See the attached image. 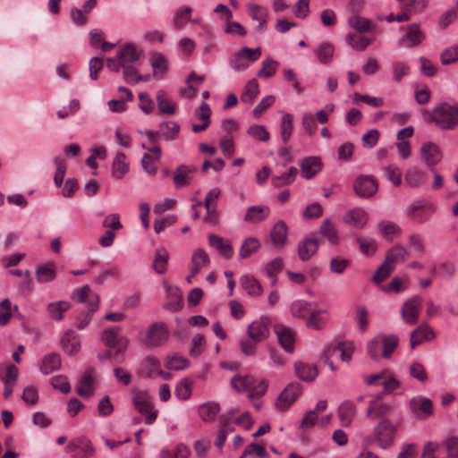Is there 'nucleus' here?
Masks as SVG:
<instances>
[{"label": "nucleus", "mask_w": 458, "mask_h": 458, "mask_svg": "<svg viewBox=\"0 0 458 458\" xmlns=\"http://www.w3.org/2000/svg\"><path fill=\"white\" fill-rule=\"evenodd\" d=\"M424 119L428 123H434L441 130H453L458 125V104L441 102L431 113L425 111Z\"/></svg>", "instance_id": "f257e3e1"}, {"label": "nucleus", "mask_w": 458, "mask_h": 458, "mask_svg": "<svg viewBox=\"0 0 458 458\" xmlns=\"http://www.w3.org/2000/svg\"><path fill=\"white\" fill-rule=\"evenodd\" d=\"M398 428L389 420H379L374 427L370 439L383 450L394 445Z\"/></svg>", "instance_id": "f03ea898"}, {"label": "nucleus", "mask_w": 458, "mask_h": 458, "mask_svg": "<svg viewBox=\"0 0 458 458\" xmlns=\"http://www.w3.org/2000/svg\"><path fill=\"white\" fill-rule=\"evenodd\" d=\"M65 452L70 454L72 458H91L96 449L89 438L79 437L70 440L65 446Z\"/></svg>", "instance_id": "7ed1b4c3"}, {"label": "nucleus", "mask_w": 458, "mask_h": 458, "mask_svg": "<svg viewBox=\"0 0 458 458\" xmlns=\"http://www.w3.org/2000/svg\"><path fill=\"white\" fill-rule=\"evenodd\" d=\"M260 55V47L251 49L248 47H242L233 55L230 64L235 72L245 71L249 67V63L259 60Z\"/></svg>", "instance_id": "20e7f679"}, {"label": "nucleus", "mask_w": 458, "mask_h": 458, "mask_svg": "<svg viewBox=\"0 0 458 458\" xmlns=\"http://www.w3.org/2000/svg\"><path fill=\"white\" fill-rule=\"evenodd\" d=\"M132 403L137 411L145 416V423L152 424L157 418V411L154 410V405L150 402L147 393L139 391L132 396Z\"/></svg>", "instance_id": "39448f33"}, {"label": "nucleus", "mask_w": 458, "mask_h": 458, "mask_svg": "<svg viewBox=\"0 0 458 458\" xmlns=\"http://www.w3.org/2000/svg\"><path fill=\"white\" fill-rule=\"evenodd\" d=\"M169 339V331L165 322L152 323L146 333V344L151 347H159Z\"/></svg>", "instance_id": "423d86ee"}, {"label": "nucleus", "mask_w": 458, "mask_h": 458, "mask_svg": "<svg viewBox=\"0 0 458 458\" xmlns=\"http://www.w3.org/2000/svg\"><path fill=\"white\" fill-rule=\"evenodd\" d=\"M377 189V182L372 175L360 174L353 182V190L360 198L373 197Z\"/></svg>", "instance_id": "0eeeda50"}, {"label": "nucleus", "mask_w": 458, "mask_h": 458, "mask_svg": "<svg viewBox=\"0 0 458 458\" xmlns=\"http://www.w3.org/2000/svg\"><path fill=\"white\" fill-rule=\"evenodd\" d=\"M435 210L436 208L433 204L425 199H417L410 205L408 216L415 222L424 223Z\"/></svg>", "instance_id": "6e6552de"}, {"label": "nucleus", "mask_w": 458, "mask_h": 458, "mask_svg": "<svg viewBox=\"0 0 458 458\" xmlns=\"http://www.w3.org/2000/svg\"><path fill=\"white\" fill-rule=\"evenodd\" d=\"M422 301V297L414 295L403 304L401 315L407 324L414 325L417 323Z\"/></svg>", "instance_id": "1a4fd4ad"}, {"label": "nucleus", "mask_w": 458, "mask_h": 458, "mask_svg": "<svg viewBox=\"0 0 458 458\" xmlns=\"http://www.w3.org/2000/svg\"><path fill=\"white\" fill-rule=\"evenodd\" d=\"M320 244L319 239L316 233H311L309 236L304 237L298 243V256L301 261L310 260L318 250Z\"/></svg>", "instance_id": "9d476101"}, {"label": "nucleus", "mask_w": 458, "mask_h": 458, "mask_svg": "<svg viewBox=\"0 0 458 458\" xmlns=\"http://www.w3.org/2000/svg\"><path fill=\"white\" fill-rule=\"evenodd\" d=\"M301 386L299 383H290L278 395L276 406L281 411L287 410L301 393Z\"/></svg>", "instance_id": "9b49d317"}, {"label": "nucleus", "mask_w": 458, "mask_h": 458, "mask_svg": "<svg viewBox=\"0 0 458 458\" xmlns=\"http://www.w3.org/2000/svg\"><path fill=\"white\" fill-rule=\"evenodd\" d=\"M269 324L270 319L267 317H262L259 320L253 321L248 327V337L259 343L266 340L269 335Z\"/></svg>", "instance_id": "f8f14e48"}, {"label": "nucleus", "mask_w": 458, "mask_h": 458, "mask_svg": "<svg viewBox=\"0 0 458 458\" xmlns=\"http://www.w3.org/2000/svg\"><path fill=\"white\" fill-rule=\"evenodd\" d=\"M442 157L439 148L435 143L428 141L422 144L420 157L431 171H434V166L441 161Z\"/></svg>", "instance_id": "ddd939ff"}, {"label": "nucleus", "mask_w": 458, "mask_h": 458, "mask_svg": "<svg viewBox=\"0 0 458 458\" xmlns=\"http://www.w3.org/2000/svg\"><path fill=\"white\" fill-rule=\"evenodd\" d=\"M299 165L301 176L305 179H311L322 169L321 159L318 157H308L303 158Z\"/></svg>", "instance_id": "4468645a"}, {"label": "nucleus", "mask_w": 458, "mask_h": 458, "mask_svg": "<svg viewBox=\"0 0 458 458\" xmlns=\"http://www.w3.org/2000/svg\"><path fill=\"white\" fill-rule=\"evenodd\" d=\"M198 168L194 165H180L174 172V182L177 189L188 185Z\"/></svg>", "instance_id": "2eb2a0df"}, {"label": "nucleus", "mask_w": 458, "mask_h": 458, "mask_svg": "<svg viewBox=\"0 0 458 458\" xmlns=\"http://www.w3.org/2000/svg\"><path fill=\"white\" fill-rule=\"evenodd\" d=\"M393 411L394 408L389 403H374L373 402H369L366 410V417H371L373 420H378V421L389 420L388 417Z\"/></svg>", "instance_id": "dca6fc26"}, {"label": "nucleus", "mask_w": 458, "mask_h": 458, "mask_svg": "<svg viewBox=\"0 0 458 458\" xmlns=\"http://www.w3.org/2000/svg\"><path fill=\"white\" fill-rule=\"evenodd\" d=\"M275 332L278 341L285 352L292 353L294 351V333L284 325L275 326Z\"/></svg>", "instance_id": "f3484780"}, {"label": "nucleus", "mask_w": 458, "mask_h": 458, "mask_svg": "<svg viewBox=\"0 0 458 458\" xmlns=\"http://www.w3.org/2000/svg\"><path fill=\"white\" fill-rule=\"evenodd\" d=\"M159 367V360L155 356L148 355L140 361L137 374L144 378H152L157 373Z\"/></svg>", "instance_id": "a211bd4d"}, {"label": "nucleus", "mask_w": 458, "mask_h": 458, "mask_svg": "<svg viewBox=\"0 0 458 458\" xmlns=\"http://www.w3.org/2000/svg\"><path fill=\"white\" fill-rule=\"evenodd\" d=\"M209 257L202 249H197L194 250L191 257V268L190 275L187 276V282L191 284V278L194 277L202 267L209 264Z\"/></svg>", "instance_id": "6ab92c4d"}, {"label": "nucleus", "mask_w": 458, "mask_h": 458, "mask_svg": "<svg viewBox=\"0 0 458 458\" xmlns=\"http://www.w3.org/2000/svg\"><path fill=\"white\" fill-rule=\"evenodd\" d=\"M117 58L123 65H128L139 60L140 51L131 43H126L120 47L117 51Z\"/></svg>", "instance_id": "aec40b11"}, {"label": "nucleus", "mask_w": 458, "mask_h": 458, "mask_svg": "<svg viewBox=\"0 0 458 458\" xmlns=\"http://www.w3.org/2000/svg\"><path fill=\"white\" fill-rule=\"evenodd\" d=\"M336 351L341 352V359L349 362L354 351V345L352 342H339L336 345H330L324 351V357L328 360V356L334 355Z\"/></svg>", "instance_id": "412c9836"}, {"label": "nucleus", "mask_w": 458, "mask_h": 458, "mask_svg": "<svg viewBox=\"0 0 458 458\" xmlns=\"http://www.w3.org/2000/svg\"><path fill=\"white\" fill-rule=\"evenodd\" d=\"M99 307L98 295H92L89 301L88 311L81 312L76 318V327L80 330L84 329L91 321L92 315Z\"/></svg>", "instance_id": "4be33fe9"}, {"label": "nucleus", "mask_w": 458, "mask_h": 458, "mask_svg": "<svg viewBox=\"0 0 458 458\" xmlns=\"http://www.w3.org/2000/svg\"><path fill=\"white\" fill-rule=\"evenodd\" d=\"M435 337L433 329L428 324H422L411 333L410 344L411 348L415 349L424 340Z\"/></svg>", "instance_id": "5701e85b"}, {"label": "nucleus", "mask_w": 458, "mask_h": 458, "mask_svg": "<svg viewBox=\"0 0 458 458\" xmlns=\"http://www.w3.org/2000/svg\"><path fill=\"white\" fill-rule=\"evenodd\" d=\"M368 213L362 208H354L348 211L344 216V222L356 228L361 229L368 223Z\"/></svg>", "instance_id": "b1692460"}, {"label": "nucleus", "mask_w": 458, "mask_h": 458, "mask_svg": "<svg viewBox=\"0 0 458 458\" xmlns=\"http://www.w3.org/2000/svg\"><path fill=\"white\" fill-rule=\"evenodd\" d=\"M61 344L64 352L68 355L76 354L81 348V342L78 335L72 331L68 330L61 338Z\"/></svg>", "instance_id": "393cba45"}, {"label": "nucleus", "mask_w": 458, "mask_h": 458, "mask_svg": "<svg viewBox=\"0 0 458 458\" xmlns=\"http://www.w3.org/2000/svg\"><path fill=\"white\" fill-rule=\"evenodd\" d=\"M208 243L215 248L221 256L225 259H231L233 255V250L230 242H225L224 238L217 234L211 233L208 235Z\"/></svg>", "instance_id": "a878e982"}, {"label": "nucleus", "mask_w": 458, "mask_h": 458, "mask_svg": "<svg viewBox=\"0 0 458 458\" xmlns=\"http://www.w3.org/2000/svg\"><path fill=\"white\" fill-rule=\"evenodd\" d=\"M287 235L288 227L283 220L276 222L270 232L271 241L275 247H283L287 241Z\"/></svg>", "instance_id": "bb28decb"}, {"label": "nucleus", "mask_w": 458, "mask_h": 458, "mask_svg": "<svg viewBox=\"0 0 458 458\" xmlns=\"http://www.w3.org/2000/svg\"><path fill=\"white\" fill-rule=\"evenodd\" d=\"M356 415V407L349 400L344 401L338 408V417L344 427H349Z\"/></svg>", "instance_id": "cd10ccee"}, {"label": "nucleus", "mask_w": 458, "mask_h": 458, "mask_svg": "<svg viewBox=\"0 0 458 458\" xmlns=\"http://www.w3.org/2000/svg\"><path fill=\"white\" fill-rule=\"evenodd\" d=\"M294 369L297 377L302 381L311 382L318 375V370L315 365L295 362Z\"/></svg>", "instance_id": "c85d7f7f"}, {"label": "nucleus", "mask_w": 458, "mask_h": 458, "mask_svg": "<svg viewBox=\"0 0 458 458\" xmlns=\"http://www.w3.org/2000/svg\"><path fill=\"white\" fill-rule=\"evenodd\" d=\"M269 212V208L267 206H251L247 209L244 221L249 223L262 222L267 219Z\"/></svg>", "instance_id": "c756f323"}, {"label": "nucleus", "mask_w": 458, "mask_h": 458, "mask_svg": "<svg viewBox=\"0 0 458 458\" xmlns=\"http://www.w3.org/2000/svg\"><path fill=\"white\" fill-rule=\"evenodd\" d=\"M319 233L333 245H337L340 242L337 229L329 218L324 219L321 223Z\"/></svg>", "instance_id": "7c9ffc66"}, {"label": "nucleus", "mask_w": 458, "mask_h": 458, "mask_svg": "<svg viewBox=\"0 0 458 458\" xmlns=\"http://www.w3.org/2000/svg\"><path fill=\"white\" fill-rule=\"evenodd\" d=\"M92 369L86 370L85 376L81 379L77 387V394L84 398H89L94 394V382L92 377Z\"/></svg>", "instance_id": "2f4dec72"}, {"label": "nucleus", "mask_w": 458, "mask_h": 458, "mask_svg": "<svg viewBox=\"0 0 458 458\" xmlns=\"http://www.w3.org/2000/svg\"><path fill=\"white\" fill-rule=\"evenodd\" d=\"M168 259L169 253L165 248L160 247L157 249L152 268L159 275L165 274L167 270Z\"/></svg>", "instance_id": "473e14b6"}, {"label": "nucleus", "mask_w": 458, "mask_h": 458, "mask_svg": "<svg viewBox=\"0 0 458 458\" xmlns=\"http://www.w3.org/2000/svg\"><path fill=\"white\" fill-rule=\"evenodd\" d=\"M427 174L416 166H410L405 173V181L412 188L420 187L426 181Z\"/></svg>", "instance_id": "72a5a7b5"}, {"label": "nucleus", "mask_w": 458, "mask_h": 458, "mask_svg": "<svg viewBox=\"0 0 458 458\" xmlns=\"http://www.w3.org/2000/svg\"><path fill=\"white\" fill-rule=\"evenodd\" d=\"M248 9L250 17L259 22L258 30L262 31L267 25L268 16L267 10L256 4H250Z\"/></svg>", "instance_id": "f704fd0d"}, {"label": "nucleus", "mask_w": 458, "mask_h": 458, "mask_svg": "<svg viewBox=\"0 0 458 458\" xmlns=\"http://www.w3.org/2000/svg\"><path fill=\"white\" fill-rule=\"evenodd\" d=\"M61 357L58 353L52 352L46 355L41 362L40 370L43 374H50L58 370L61 367Z\"/></svg>", "instance_id": "c9c22d12"}, {"label": "nucleus", "mask_w": 458, "mask_h": 458, "mask_svg": "<svg viewBox=\"0 0 458 458\" xmlns=\"http://www.w3.org/2000/svg\"><path fill=\"white\" fill-rule=\"evenodd\" d=\"M424 34L420 29L418 23H411L407 26V30L401 41L409 40L408 47H414L420 44L424 39Z\"/></svg>", "instance_id": "e433bc0d"}, {"label": "nucleus", "mask_w": 458, "mask_h": 458, "mask_svg": "<svg viewBox=\"0 0 458 458\" xmlns=\"http://www.w3.org/2000/svg\"><path fill=\"white\" fill-rule=\"evenodd\" d=\"M241 284L250 296L257 297L262 293L261 284L253 276H243L241 278Z\"/></svg>", "instance_id": "4c0bfd02"}, {"label": "nucleus", "mask_w": 458, "mask_h": 458, "mask_svg": "<svg viewBox=\"0 0 458 458\" xmlns=\"http://www.w3.org/2000/svg\"><path fill=\"white\" fill-rule=\"evenodd\" d=\"M312 303L305 300H296L290 307L291 314L297 318L304 319L311 312Z\"/></svg>", "instance_id": "58836bf2"}, {"label": "nucleus", "mask_w": 458, "mask_h": 458, "mask_svg": "<svg viewBox=\"0 0 458 458\" xmlns=\"http://www.w3.org/2000/svg\"><path fill=\"white\" fill-rule=\"evenodd\" d=\"M126 156L123 152H118L114 157L112 165L113 176L117 179H122L123 175L129 171V163L126 161Z\"/></svg>", "instance_id": "ea45409f"}, {"label": "nucleus", "mask_w": 458, "mask_h": 458, "mask_svg": "<svg viewBox=\"0 0 458 458\" xmlns=\"http://www.w3.org/2000/svg\"><path fill=\"white\" fill-rule=\"evenodd\" d=\"M399 337L396 335H381L382 352L381 357L388 359L396 350Z\"/></svg>", "instance_id": "a19ab883"}, {"label": "nucleus", "mask_w": 458, "mask_h": 458, "mask_svg": "<svg viewBox=\"0 0 458 458\" xmlns=\"http://www.w3.org/2000/svg\"><path fill=\"white\" fill-rule=\"evenodd\" d=\"M151 66L153 68V76L157 80H161L168 69L167 61L160 53H155L152 55Z\"/></svg>", "instance_id": "79ce46f5"}, {"label": "nucleus", "mask_w": 458, "mask_h": 458, "mask_svg": "<svg viewBox=\"0 0 458 458\" xmlns=\"http://www.w3.org/2000/svg\"><path fill=\"white\" fill-rule=\"evenodd\" d=\"M259 93V82L256 79H251L247 82L241 94V101L246 104H251Z\"/></svg>", "instance_id": "37998d69"}, {"label": "nucleus", "mask_w": 458, "mask_h": 458, "mask_svg": "<svg viewBox=\"0 0 458 458\" xmlns=\"http://www.w3.org/2000/svg\"><path fill=\"white\" fill-rule=\"evenodd\" d=\"M335 48L332 44L324 42L314 49V54L318 60L323 64H329L334 56Z\"/></svg>", "instance_id": "c03bdc74"}, {"label": "nucleus", "mask_w": 458, "mask_h": 458, "mask_svg": "<svg viewBox=\"0 0 458 458\" xmlns=\"http://www.w3.org/2000/svg\"><path fill=\"white\" fill-rule=\"evenodd\" d=\"M232 386L238 392L249 390L251 391L253 386L256 384L254 377L250 375L240 376L236 375L232 378Z\"/></svg>", "instance_id": "a18cd8bd"}, {"label": "nucleus", "mask_w": 458, "mask_h": 458, "mask_svg": "<svg viewBox=\"0 0 458 458\" xmlns=\"http://www.w3.org/2000/svg\"><path fill=\"white\" fill-rule=\"evenodd\" d=\"M219 411V404L214 402L203 403L199 407V416L204 421H213Z\"/></svg>", "instance_id": "49530a36"}, {"label": "nucleus", "mask_w": 458, "mask_h": 458, "mask_svg": "<svg viewBox=\"0 0 458 458\" xmlns=\"http://www.w3.org/2000/svg\"><path fill=\"white\" fill-rule=\"evenodd\" d=\"M324 312L323 310H311L306 318V327L315 330L322 329L326 323V319L321 316Z\"/></svg>", "instance_id": "de8ad7c7"}, {"label": "nucleus", "mask_w": 458, "mask_h": 458, "mask_svg": "<svg viewBox=\"0 0 458 458\" xmlns=\"http://www.w3.org/2000/svg\"><path fill=\"white\" fill-rule=\"evenodd\" d=\"M378 228L383 235L387 241H393L395 235L401 233V228L394 223L391 221L382 220L378 223Z\"/></svg>", "instance_id": "09e8293b"}, {"label": "nucleus", "mask_w": 458, "mask_h": 458, "mask_svg": "<svg viewBox=\"0 0 458 458\" xmlns=\"http://www.w3.org/2000/svg\"><path fill=\"white\" fill-rule=\"evenodd\" d=\"M71 308L69 302L60 301L57 302H51L47 305V311L49 316L55 320H62L64 313Z\"/></svg>", "instance_id": "8fccbe9b"}, {"label": "nucleus", "mask_w": 458, "mask_h": 458, "mask_svg": "<svg viewBox=\"0 0 458 458\" xmlns=\"http://www.w3.org/2000/svg\"><path fill=\"white\" fill-rule=\"evenodd\" d=\"M180 131V126L175 122H163L159 125L160 136L165 140H174Z\"/></svg>", "instance_id": "3c124183"}, {"label": "nucleus", "mask_w": 458, "mask_h": 458, "mask_svg": "<svg viewBox=\"0 0 458 458\" xmlns=\"http://www.w3.org/2000/svg\"><path fill=\"white\" fill-rule=\"evenodd\" d=\"M394 268L395 267L391 263L390 259H385L381 266L375 271L372 281L375 284L382 283L390 276Z\"/></svg>", "instance_id": "603ef678"}, {"label": "nucleus", "mask_w": 458, "mask_h": 458, "mask_svg": "<svg viewBox=\"0 0 458 458\" xmlns=\"http://www.w3.org/2000/svg\"><path fill=\"white\" fill-rule=\"evenodd\" d=\"M120 331V327L106 328L103 331L101 340L107 348H114L120 343L118 339V335Z\"/></svg>", "instance_id": "864d4df0"}, {"label": "nucleus", "mask_w": 458, "mask_h": 458, "mask_svg": "<svg viewBox=\"0 0 458 458\" xmlns=\"http://www.w3.org/2000/svg\"><path fill=\"white\" fill-rule=\"evenodd\" d=\"M293 131V116L287 113L284 114L280 124V133L284 143H287Z\"/></svg>", "instance_id": "5fc2aeb1"}, {"label": "nucleus", "mask_w": 458, "mask_h": 458, "mask_svg": "<svg viewBox=\"0 0 458 458\" xmlns=\"http://www.w3.org/2000/svg\"><path fill=\"white\" fill-rule=\"evenodd\" d=\"M36 277L39 283H49L55 280L56 276L55 268L51 266H38L36 268Z\"/></svg>", "instance_id": "6e6d98bb"}, {"label": "nucleus", "mask_w": 458, "mask_h": 458, "mask_svg": "<svg viewBox=\"0 0 458 458\" xmlns=\"http://www.w3.org/2000/svg\"><path fill=\"white\" fill-rule=\"evenodd\" d=\"M260 247V242L257 238L250 237L246 239L241 246L240 257L242 259H247L251 254L256 252Z\"/></svg>", "instance_id": "4d7b16f0"}, {"label": "nucleus", "mask_w": 458, "mask_h": 458, "mask_svg": "<svg viewBox=\"0 0 458 458\" xmlns=\"http://www.w3.org/2000/svg\"><path fill=\"white\" fill-rule=\"evenodd\" d=\"M157 102L160 113L173 114L175 112L174 105L167 98L164 90L157 93Z\"/></svg>", "instance_id": "13d9d810"}, {"label": "nucleus", "mask_w": 458, "mask_h": 458, "mask_svg": "<svg viewBox=\"0 0 458 458\" xmlns=\"http://www.w3.org/2000/svg\"><path fill=\"white\" fill-rule=\"evenodd\" d=\"M356 242L359 243L360 252L365 256H372L377 250V242L373 238L357 237Z\"/></svg>", "instance_id": "bf43d9fd"}, {"label": "nucleus", "mask_w": 458, "mask_h": 458, "mask_svg": "<svg viewBox=\"0 0 458 458\" xmlns=\"http://www.w3.org/2000/svg\"><path fill=\"white\" fill-rule=\"evenodd\" d=\"M165 367L170 370L184 369L189 367V360L186 358L176 354L167 356Z\"/></svg>", "instance_id": "052dcab7"}, {"label": "nucleus", "mask_w": 458, "mask_h": 458, "mask_svg": "<svg viewBox=\"0 0 458 458\" xmlns=\"http://www.w3.org/2000/svg\"><path fill=\"white\" fill-rule=\"evenodd\" d=\"M54 163L56 165V171L54 176V182L57 188L62 187L64 183V178L66 173V163L63 157H57L54 159Z\"/></svg>", "instance_id": "680f3d73"}, {"label": "nucleus", "mask_w": 458, "mask_h": 458, "mask_svg": "<svg viewBox=\"0 0 458 458\" xmlns=\"http://www.w3.org/2000/svg\"><path fill=\"white\" fill-rule=\"evenodd\" d=\"M346 41L352 48L360 51L364 50L371 43V39L357 34H348Z\"/></svg>", "instance_id": "e2e57ef3"}, {"label": "nucleus", "mask_w": 458, "mask_h": 458, "mask_svg": "<svg viewBox=\"0 0 458 458\" xmlns=\"http://www.w3.org/2000/svg\"><path fill=\"white\" fill-rule=\"evenodd\" d=\"M278 63L272 58H267L262 62V67L257 75L261 78H271L276 74Z\"/></svg>", "instance_id": "0e129e2a"}, {"label": "nucleus", "mask_w": 458, "mask_h": 458, "mask_svg": "<svg viewBox=\"0 0 458 458\" xmlns=\"http://www.w3.org/2000/svg\"><path fill=\"white\" fill-rule=\"evenodd\" d=\"M192 381L183 378L175 387L174 394L181 400H186L191 394Z\"/></svg>", "instance_id": "69168bd1"}, {"label": "nucleus", "mask_w": 458, "mask_h": 458, "mask_svg": "<svg viewBox=\"0 0 458 458\" xmlns=\"http://www.w3.org/2000/svg\"><path fill=\"white\" fill-rule=\"evenodd\" d=\"M350 26L359 32L369 30L371 22L369 19L359 15H352L348 21Z\"/></svg>", "instance_id": "338daca9"}, {"label": "nucleus", "mask_w": 458, "mask_h": 458, "mask_svg": "<svg viewBox=\"0 0 458 458\" xmlns=\"http://www.w3.org/2000/svg\"><path fill=\"white\" fill-rule=\"evenodd\" d=\"M441 64L447 65L458 61V45L445 48L440 55Z\"/></svg>", "instance_id": "774afa93"}]
</instances>
